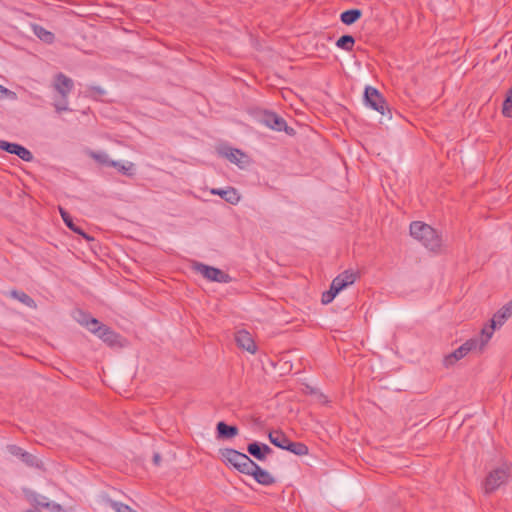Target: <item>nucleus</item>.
I'll use <instances>...</instances> for the list:
<instances>
[{
	"instance_id": "nucleus-35",
	"label": "nucleus",
	"mask_w": 512,
	"mask_h": 512,
	"mask_svg": "<svg viewBox=\"0 0 512 512\" xmlns=\"http://www.w3.org/2000/svg\"><path fill=\"white\" fill-rule=\"evenodd\" d=\"M45 500H46V498L42 496L41 500H36V503L39 506H42V507H45V508H50V502H46Z\"/></svg>"
},
{
	"instance_id": "nucleus-23",
	"label": "nucleus",
	"mask_w": 512,
	"mask_h": 512,
	"mask_svg": "<svg viewBox=\"0 0 512 512\" xmlns=\"http://www.w3.org/2000/svg\"><path fill=\"white\" fill-rule=\"evenodd\" d=\"M362 16L360 9L354 8L345 10L340 14V20L345 25H352L357 22Z\"/></svg>"
},
{
	"instance_id": "nucleus-29",
	"label": "nucleus",
	"mask_w": 512,
	"mask_h": 512,
	"mask_svg": "<svg viewBox=\"0 0 512 512\" xmlns=\"http://www.w3.org/2000/svg\"><path fill=\"white\" fill-rule=\"evenodd\" d=\"M502 113L505 117L512 118V87L509 89L502 105Z\"/></svg>"
},
{
	"instance_id": "nucleus-5",
	"label": "nucleus",
	"mask_w": 512,
	"mask_h": 512,
	"mask_svg": "<svg viewBox=\"0 0 512 512\" xmlns=\"http://www.w3.org/2000/svg\"><path fill=\"white\" fill-rule=\"evenodd\" d=\"M486 344H482V333L479 337L471 338L454 350L451 354L444 358L446 367L452 366L455 362L465 357L469 352L479 350L482 351Z\"/></svg>"
},
{
	"instance_id": "nucleus-11",
	"label": "nucleus",
	"mask_w": 512,
	"mask_h": 512,
	"mask_svg": "<svg viewBox=\"0 0 512 512\" xmlns=\"http://www.w3.org/2000/svg\"><path fill=\"white\" fill-rule=\"evenodd\" d=\"M0 149L9 154H13L18 156L20 159L26 162H31L33 160V154L26 147L18 144L12 143L8 141L1 140L0 141Z\"/></svg>"
},
{
	"instance_id": "nucleus-13",
	"label": "nucleus",
	"mask_w": 512,
	"mask_h": 512,
	"mask_svg": "<svg viewBox=\"0 0 512 512\" xmlns=\"http://www.w3.org/2000/svg\"><path fill=\"white\" fill-rule=\"evenodd\" d=\"M247 452L259 461H264L273 450L265 443L254 441L247 445Z\"/></svg>"
},
{
	"instance_id": "nucleus-28",
	"label": "nucleus",
	"mask_w": 512,
	"mask_h": 512,
	"mask_svg": "<svg viewBox=\"0 0 512 512\" xmlns=\"http://www.w3.org/2000/svg\"><path fill=\"white\" fill-rule=\"evenodd\" d=\"M105 90L100 86L89 85L85 91V95L94 100H99L102 96L105 95Z\"/></svg>"
},
{
	"instance_id": "nucleus-25",
	"label": "nucleus",
	"mask_w": 512,
	"mask_h": 512,
	"mask_svg": "<svg viewBox=\"0 0 512 512\" xmlns=\"http://www.w3.org/2000/svg\"><path fill=\"white\" fill-rule=\"evenodd\" d=\"M110 167L116 168L118 172L128 177H132L135 175V167L132 162L122 163L113 160V162L110 163Z\"/></svg>"
},
{
	"instance_id": "nucleus-31",
	"label": "nucleus",
	"mask_w": 512,
	"mask_h": 512,
	"mask_svg": "<svg viewBox=\"0 0 512 512\" xmlns=\"http://www.w3.org/2000/svg\"><path fill=\"white\" fill-rule=\"evenodd\" d=\"M110 506L116 511V512H137L136 510L132 509L129 505H126L124 503L110 500Z\"/></svg>"
},
{
	"instance_id": "nucleus-16",
	"label": "nucleus",
	"mask_w": 512,
	"mask_h": 512,
	"mask_svg": "<svg viewBox=\"0 0 512 512\" xmlns=\"http://www.w3.org/2000/svg\"><path fill=\"white\" fill-rule=\"evenodd\" d=\"M239 429L235 425H228L224 421H220L216 425V437L218 439H231L237 436Z\"/></svg>"
},
{
	"instance_id": "nucleus-21",
	"label": "nucleus",
	"mask_w": 512,
	"mask_h": 512,
	"mask_svg": "<svg viewBox=\"0 0 512 512\" xmlns=\"http://www.w3.org/2000/svg\"><path fill=\"white\" fill-rule=\"evenodd\" d=\"M221 156L227 158L231 163L239 165L241 163V158L246 155L239 149L224 147L219 150Z\"/></svg>"
},
{
	"instance_id": "nucleus-36",
	"label": "nucleus",
	"mask_w": 512,
	"mask_h": 512,
	"mask_svg": "<svg viewBox=\"0 0 512 512\" xmlns=\"http://www.w3.org/2000/svg\"><path fill=\"white\" fill-rule=\"evenodd\" d=\"M50 509L56 510V511H61L62 506L58 503H50Z\"/></svg>"
},
{
	"instance_id": "nucleus-6",
	"label": "nucleus",
	"mask_w": 512,
	"mask_h": 512,
	"mask_svg": "<svg viewBox=\"0 0 512 512\" xmlns=\"http://www.w3.org/2000/svg\"><path fill=\"white\" fill-rule=\"evenodd\" d=\"M512 316V300L500 308L490 320V325L482 330V344H487L491 339L495 329L501 327L504 322Z\"/></svg>"
},
{
	"instance_id": "nucleus-20",
	"label": "nucleus",
	"mask_w": 512,
	"mask_h": 512,
	"mask_svg": "<svg viewBox=\"0 0 512 512\" xmlns=\"http://www.w3.org/2000/svg\"><path fill=\"white\" fill-rule=\"evenodd\" d=\"M103 342L107 343L109 346H115L119 343L120 335L113 331L107 325L103 326L101 332L97 335Z\"/></svg>"
},
{
	"instance_id": "nucleus-3",
	"label": "nucleus",
	"mask_w": 512,
	"mask_h": 512,
	"mask_svg": "<svg viewBox=\"0 0 512 512\" xmlns=\"http://www.w3.org/2000/svg\"><path fill=\"white\" fill-rule=\"evenodd\" d=\"M512 477V464L502 463L499 467L492 469L483 482V489L486 494L496 491Z\"/></svg>"
},
{
	"instance_id": "nucleus-10",
	"label": "nucleus",
	"mask_w": 512,
	"mask_h": 512,
	"mask_svg": "<svg viewBox=\"0 0 512 512\" xmlns=\"http://www.w3.org/2000/svg\"><path fill=\"white\" fill-rule=\"evenodd\" d=\"M195 270L199 272L201 275H203L206 279L218 283H229L232 281V277L222 271L219 268L208 266L203 263H195L194 266Z\"/></svg>"
},
{
	"instance_id": "nucleus-38",
	"label": "nucleus",
	"mask_w": 512,
	"mask_h": 512,
	"mask_svg": "<svg viewBox=\"0 0 512 512\" xmlns=\"http://www.w3.org/2000/svg\"><path fill=\"white\" fill-rule=\"evenodd\" d=\"M9 92L10 91L7 88H5L4 86L0 85V97L5 95V94H7V93H9Z\"/></svg>"
},
{
	"instance_id": "nucleus-4",
	"label": "nucleus",
	"mask_w": 512,
	"mask_h": 512,
	"mask_svg": "<svg viewBox=\"0 0 512 512\" xmlns=\"http://www.w3.org/2000/svg\"><path fill=\"white\" fill-rule=\"evenodd\" d=\"M219 453L221 455L222 461L225 464L231 465L242 474L248 473L249 468L252 467V463L254 462L245 453L239 452L232 448L220 449Z\"/></svg>"
},
{
	"instance_id": "nucleus-33",
	"label": "nucleus",
	"mask_w": 512,
	"mask_h": 512,
	"mask_svg": "<svg viewBox=\"0 0 512 512\" xmlns=\"http://www.w3.org/2000/svg\"><path fill=\"white\" fill-rule=\"evenodd\" d=\"M337 294L338 292L333 290L330 286V289L322 294L321 302L325 305L329 304L334 300Z\"/></svg>"
},
{
	"instance_id": "nucleus-17",
	"label": "nucleus",
	"mask_w": 512,
	"mask_h": 512,
	"mask_svg": "<svg viewBox=\"0 0 512 512\" xmlns=\"http://www.w3.org/2000/svg\"><path fill=\"white\" fill-rule=\"evenodd\" d=\"M211 193L219 195L222 199L230 204H237L240 201V195L235 188L229 187L227 189H212Z\"/></svg>"
},
{
	"instance_id": "nucleus-14",
	"label": "nucleus",
	"mask_w": 512,
	"mask_h": 512,
	"mask_svg": "<svg viewBox=\"0 0 512 512\" xmlns=\"http://www.w3.org/2000/svg\"><path fill=\"white\" fill-rule=\"evenodd\" d=\"M235 341L238 347L248 351L251 354H254L257 350V346L251 334L246 330H239L236 332Z\"/></svg>"
},
{
	"instance_id": "nucleus-19",
	"label": "nucleus",
	"mask_w": 512,
	"mask_h": 512,
	"mask_svg": "<svg viewBox=\"0 0 512 512\" xmlns=\"http://www.w3.org/2000/svg\"><path fill=\"white\" fill-rule=\"evenodd\" d=\"M81 314L83 316V319L79 320V322L85 325L90 332H92L95 335H98L103 329V326H105V324H102L98 319L90 317L87 314Z\"/></svg>"
},
{
	"instance_id": "nucleus-37",
	"label": "nucleus",
	"mask_w": 512,
	"mask_h": 512,
	"mask_svg": "<svg viewBox=\"0 0 512 512\" xmlns=\"http://www.w3.org/2000/svg\"><path fill=\"white\" fill-rule=\"evenodd\" d=\"M153 462L155 465H159L160 464V453H154L153 455Z\"/></svg>"
},
{
	"instance_id": "nucleus-32",
	"label": "nucleus",
	"mask_w": 512,
	"mask_h": 512,
	"mask_svg": "<svg viewBox=\"0 0 512 512\" xmlns=\"http://www.w3.org/2000/svg\"><path fill=\"white\" fill-rule=\"evenodd\" d=\"M93 158L98 163L105 165V166H109V167H110V163L113 162V160L110 159L108 154H106V153H94Z\"/></svg>"
},
{
	"instance_id": "nucleus-9",
	"label": "nucleus",
	"mask_w": 512,
	"mask_h": 512,
	"mask_svg": "<svg viewBox=\"0 0 512 512\" xmlns=\"http://www.w3.org/2000/svg\"><path fill=\"white\" fill-rule=\"evenodd\" d=\"M364 102L370 108L376 110L382 115H385V111L388 112V106L386 100L382 96V94L374 87L367 86L364 90Z\"/></svg>"
},
{
	"instance_id": "nucleus-15",
	"label": "nucleus",
	"mask_w": 512,
	"mask_h": 512,
	"mask_svg": "<svg viewBox=\"0 0 512 512\" xmlns=\"http://www.w3.org/2000/svg\"><path fill=\"white\" fill-rule=\"evenodd\" d=\"M59 212H60V215L65 223V225L70 229L72 230L74 233L78 234V235H81L84 239H86L87 241H92L93 240V237H91L90 235H88L81 227L77 226L71 215L62 207H59Z\"/></svg>"
},
{
	"instance_id": "nucleus-26",
	"label": "nucleus",
	"mask_w": 512,
	"mask_h": 512,
	"mask_svg": "<svg viewBox=\"0 0 512 512\" xmlns=\"http://www.w3.org/2000/svg\"><path fill=\"white\" fill-rule=\"evenodd\" d=\"M354 44H355V38L349 34L342 35L336 41V46L342 50L347 51V52H351L353 50Z\"/></svg>"
},
{
	"instance_id": "nucleus-34",
	"label": "nucleus",
	"mask_w": 512,
	"mask_h": 512,
	"mask_svg": "<svg viewBox=\"0 0 512 512\" xmlns=\"http://www.w3.org/2000/svg\"><path fill=\"white\" fill-rule=\"evenodd\" d=\"M339 279H341V278L339 276H336L332 280V283L330 285L332 287V289L335 290L338 293L347 287L346 283H344L343 281H341Z\"/></svg>"
},
{
	"instance_id": "nucleus-39",
	"label": "nucleus",
	"mask_w": 512,
	"mask_h": 512,
	"mask_svg": "<svg viewBox=\"0 0 512 512\" xmlns=\"http://www.w3.org/2000/svg\"><path fill=\"white\" fill-rule=\"evenodd\" d=\"M27 512H41L39 509H32V510H28Z\"/></svg>"
},
{
	"instance_id": "nucleus-7",
	"label": "nucleus",
	"mask_w": 512,
	"mask_h": 512,
	"mask_svg": "<svg viewBox=\"0 0 512 512\" xmlns=\"http://www.w3.org/2000/svg\"><path fill=\"white\" fill-rule=\"evenodd\" d=\"M259 122L268 128L281 132L284 131L287 135H295V130L288 126L285 119L277 113L265 110L260 114Z\"/></svg>"
},
{
	"instance_id": "nucleus-1",
	"label": "nucleus",
	"mask_w": 512,
	"mask_h": 512,
	"mask_svg": "<svg viewBox=\"0 0 512 512\" xmlns=\"http://www.w3.org/2000/svg\"><path fill=\"white\" fill-rule=\"evenodd\" d=\"M410 235L431 251H435L441 246V238L437 231L424 222H412L410 224Z\"/></svg>"
},
{
	"instance_id": "nucleus-30",
	"label": "nucleus",
	"mask_w": 512,
	"mask_h": 512,
	"mask_svg": "<svg viewBox=\"0 0 512 512\" xmlns=\"http://www.w3.org/2000/svg\"><path fill=\"white\" fill-rule=\"evenodd\" d=\"M338 276L341 278L340 280L346 283V286L348 287L349 285H352L356 281L358 274L353 272L352 270H345Z\"/></svg>"
},
{
	"instance_id": "nucleus-18",
	"label": "nucleus",
	"mask_w": 512,
	"mask_h": 512,
	"mask_svg": "<svg viewBox=\"0 0 512 512\" xmlns=\"http://www.w3.org/2000/svg\"><path fill=\"white\" fill-rule=\"evenodd\" d=\"M269 441L276 447L286 450V446L290 439L281 430L270 431L268 434Z\"/></svg>"
},
{
	"instance_id": "nucleus-24",
	"label": "nucleus",
	"mask_w": 512,
	"mask_h": 512,
	"mask_svg": "<svg viewBox=\"0 0 512 512\" xmlns=\"http://www.w3.org/2000/svg\"><path fill=\"white\" fill-rule=\"evenodd\" d=\"M34 34L44 43L51 44L54 42L55 36L52 32L46 30L44 27L38 24L32 25Z\"/></svg>"
},
{
	"instance_id": "nucleus-22",
	"label": "nucleus",
	"mask_w": 512,
	"mask_h": 512,
	"mask_svg": "<svg viewBox=\"0 0 512 512\" xmlns=\"http://www.w3.org/2000/svg\"><path fill=\"white\" fill-rule=\"evenodd\" d=\"M7 295L13 299L18 300L19 302H21L22 304H24L25 306H27L29 308L35 309L37 307V304L34 301V299L31 298L28 294H26L23 291L13 289V290H10L9 292H7Z\"/></svg>"
},
{
	"instance_id": "nucleus-2",
	"label": "nucleus",
	"mask_w": 512,
	"mask_h": 512,
	"mask_svg": "<svg viewBox=\"0 0 512 512\" xmlns=\"http://www.w3.org/2000/svg\"><path fill=\"white\" fill-rule=\"evenodd\" d=\"M53 89L59 94L60 98L55 100L53 106L57 113L71 111L68 106V96L74 88L73 80L64 73H57L52 82Z\"/></svg>"
},
{
	"instance_id": "nucleus-8",
	"label": "nucleus",
	"mask_w": 512,
	"mask_h": 512,
	"mask_svg": "<svg viewBox=\"0 0 512 512\" xmlns=\"http://www.w3.org/2000/svg\"><path fill=\"white\" fill-rule=\"evenodd\" d=\"M6 450L12 456L17 457L27 467L45 470L44 463L37 456L27 452L20 446L16 444H9L6 446Z\"/></svg>"
},
{
	"instance_id": "nucleus-12",
	"label": "nucleus",
	"mask_w": 512,
	"mask_h": 512,
	"mask_svg": "<svg viewBox=\"0 0 512 512\" xmlns=\"http://www.w3.org/2000/svg\"><path fill=\"white\" fill-rule=\"evenodd\" d=\"M246 475H250L254 478V480L264 486L273 485L276 480L275 478L266 470L262 469L256 462L252 463V467L249 468V472Z\"/></svg>"
},
{
	"instance_id": "nucleus-27",
	"label": "nucleus",
	"mask_w": 512,
	"mask_h": 512,
	"mask_svg": "<svg viewBox=\"0 0 512 512\" xmlns=\"http://www.w3.org/2000/svg\"><path fill=\"white\" fill-rule=\"evenodd\" d=\"M286 450L297 456H304L307 455L309 452L308 447L304 443L292 441H289V443L286 446Z\"/></svg>"
}]
</instances>
